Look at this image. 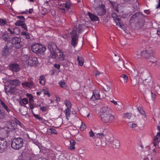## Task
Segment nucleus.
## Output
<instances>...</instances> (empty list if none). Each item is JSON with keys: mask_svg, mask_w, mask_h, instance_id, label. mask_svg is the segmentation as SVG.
I'll use <instances>...</instances> for the list:
<instances>
[{"mask_svg": "<svg viewBox=\"0 0 160 160\" xmlns=\"http://www.w3.org/2000/svg\"><path fill=\"white\" fill-rule=\"evenodd\" d=\"M86 125L82 122H81L80 129L82 131H83L86 128Z\"/></svg>", "mask_w": 160, "mask_h": 160, "instance_id": "obj_42", "label": "nucleus"}, {"mask_svg": "<svg viewBox=\"0 0 160 160\" xmlns=\"http://www.w3.org/2000/svg\"><path fill=\"white\" fill-rule=\"evenodd\" d=\"M101 74V73L99 72L98 71H96V72H95V75L96 76H99L100 74Z\"/></svg>", "mask_w": 160, "mask_h": 160, "instance_id": "obj_61", "label": "nucleus"}, {"mask_svg": "<svg viewBox=\"0 0 160 160\" xmlns=\"http://www.w3.org/2000/svg\"><path fill=\"white\" fill-rule=\"evenodd\" d=\"M98 114L101 117L102 121L106 123L113 122L115 119V116L107 111H98Z\"/></svg>", "mask_w": 160, "mask_h": 160, "instance_id": "obj_2", "label": "nucleus"}, {"mask_svg": "<svg viewBox=\"0 0 160 160\" xmlns=\"http://www.w3.org/2000/svg\"><path fill=\"white\" fill-rule=\"evenodd\" d=\"M48 48L50 52H52L56 51L57 48V47L55 43L50 42L48 44Z\"/></svg>", "mask_w": 160, "mask_h": 160, "instance_id": "obj_19", "label": "nucleus"}, {"mask_svg": "<svg viewBox=\"0 0 160 160\" xmlns=\"http://www.w3.org/2000/svg\"><path fill=\"white\" fill-rule=\"evenodd\" d=\"M10 53V50L4 47L2 49V56L6 57Z\"/></svg>", "mask_w": 160, "mask_h": 160, "instance_id": "obj_22", "label": "nucleus"}, {"mask_svg": "<svg viewBox=\"0 0 160 160\" xmlns=\"http://www.w3.org/2000/svg\"><path fill=\"white\" fill-rule=\"evenodd\" d=\"M132 75L134 77H136L138 75V71L136 72L135 69H134L133 71L132 72Z\"/></svg>", "mask_w": 160, "mask_h": 160, "instance_id": "obj_47", "label": "nucleus"}, {"mask_svg": "<svg viewBox=\"0 0 160 160\" xmlns=\"http://www.w3.org/2000/svg\"><path fill=\"white\" fill-rule=\"evenodd\" d=\"M69 142L70 144V146L68 147L69 149L71 150H74L75 149V141L71 139L69 141Z\"/></svg>", "mask_w": 160, "mask_h": 160, "instance_id": "obj_27", "label": "nucleus"}, {"mask_svg": "<svg viewBox=\"0 0 160 160\" xmlns=\"http://www.w3.org/2000/svg\"><path fill=\"white\" fill-rule=\"evenodd\" d=\"M110 142H112L113 147L116 148H118L120 146L119 141L116 139H114L113 137L110 138Z\"/></svg>", "mask_w": 160, "mask_h": 160, "instance_id": "obj_15", "label": "nucleus"}, {"mask_svg": "<svg viewBox=\"0 0 160 160\" xmlns=\"http://www.w3.org/2000/svg\"><path fill=\"white\" fill-rule=\"evenodd\" d=\"M103 89L106 92L109 91L111 89V88L108 85H106L105 87H103Z\"/></svg>", "mask_w": 160, "mask_h": 160, "instance_id": "obj_43", "label": "nucleus"}, {"mask_svg": "<svg viewBox=\"0 0 160 160\" xmlns=\"http://www.w3.org/2000/svg\"><path fill=\"white\" fill-rule=\"evenodd\" d=\"M9 35L7 33L3 34L2 36V39L6 41H8L9 40Z\"/></svg>", "mask_w": 160, "mask_h": 160, "instance_id": "obj_32", "label": "nucleus"}, {"mask_svg": "<svg viewBox=\"0 0 160 160\" xmlns=\"http://www.w3.org/2000/svg\"><path fill=\"white\" fill-rule=\"evenodd\" d=\"M160 141V132H157L156 136L155 137L153 141L154 145L155 146Z\"/></svg>", "mask_w": 160, "mask_h": 160, "instance_id": "obj_20", "label": "nucleus"}, {"mask_svg": "<svg viewBox=\"0 0 160 160\" xmlns=\"http://www.w3.org/2000/svg\"><path fill=\"white\" fill-rule=\"evenodd\" d=\"M27 96L29 98V101L30 102H31L33 100V97L31 94L28 93L27 94Z\"/></svg>", "mask_w": 160, "mask_h": 160, "instance_id": "obj_48", "label": "nucleus"}, {"mask_svg": "<svg viewBox=\"0 0 160 160\" xmlns=\"http://www.w3.org/2000/svg\"><path fill=\"white\" fill-rule=\"evenodd\" d=\"M111 102L113 103L114 105H117V102L115 101L114 100H112L111 101Z\"/></svg>", "mask_w": 160, "mask_h": 160, "instance_id": "obj_62", "label": "nucleus"}, {"mask_svg": "<svg viewBox=\"0 0 160 160\" xmlns=\"http://www.w3.org/2000/svg\"><path fill=\"white\" fill-rule=\"evenodd\" d=\"M132 116V114L129 112H127L124 113L123 115V117L125 119H130Z\"/></svg>", "mask_w": 160, "mask_h": 160, "instance_id": "obj_31", "label": "nucleus"}, {"mask_svg": "<svg viewBox=\"0 0 160 160\" xmlns=\"http://www.w3.org/2000/svg\"><path fill=\"white\" fill-rule=\"evenodd\" d=\"M112 16L116 23V24L122 29H125L124 25L117 14L115 12H112Z\"/></svg>", "mask_w": 160, "mask_h": 160, "instance_id": "obj_7", "label": "nucleus"}, {"mask_svg": "<svg viewBox=\"0 0 160 160\" xmlns=\"http://www.w3.org/2000/svg\"><path fill=\"white\" fill-rule=\"evenodd\" d=\"M23 145V140L20 138H15L11 143L12 147L15 150L21 148Z\"/></svg>", "mask_w": 160, "mask_h": 160, "instance_id": "obj_6", "label": "nucleus"}, {"mask_svg": "<svg viewBox=\"0 0 160 160\" xmlns=\"http://www.w3.org/2000/svg\"><path fill=\"white\" fill-rule=\"evenodd\" d=\"M64 103L67 107L65 110H70L71 109V104L69 101L67 100H65Z\"/></svg>", "mask_w": 160, "mask_h": 160, "instance_id": "obj_28", "label": "nucleus"}, {"mask_svg": "<svg viewBox=\"0 0 160 160\" xmlns=\"http://www.w3.org/2000/svg\"><path fill=\"white\" fill-rule=\"evenodd\" d=\"M59 84L60 87L64 88H65L67 87V85L66 83L63 81H60L59 82Z\"/></svg>", "mask_w": 160, "mask_h": 160, "instance_id": "obj_36", "label": "nucleus"}, {"mask_svg": "<svg viewBox=\"0 0 160 160\" xmlns=\"http://www.w3.org/2000/svg\"><path fill=\"white\" fill-rule=\"evenodd\" d=\"M10 84L14 86H18L20 83V81L17 79L14 80H11L9 81Z\"/></svg>", "mask_w": 160, "mask_h": 160, "instance_id": "obj_23", "label": "nucleus"}, {"mask_svg": "<svg viewBox=\"0 0 160 160\" xmlns=\"http://www.w3.org/2000/svg\"><path fill=\"white\" fill-rule=\"evenodd\" d=\"M123 63L122 62H119L117 64L118 67L120 68H122V67L123 66Z\"/></svg>", "mask_w": 160, "mask_h": 160, "instance_id": "obj_51", "label": "nucleus"}, {"mask_svg": "<svg viewBox=\"0 0 160 160\" xmlns=\"http://www.w3.org/2000/svg\"><path fill=\"white\" fill-rule=\"evenodd\" d=\"M65 113L67 119L70 118H73L76 116L75 111H65Z\"/></svg>", "mask_w": 160, "mask_h": 160, "instance_id": "obj_11", "label": "nucleus"}, {"mask_svg": "<svg viewBox=\"0 0 160 160\" xmlns=\"http://www.w3.org/2000/svg\"><path fill=\"white\" fill-rule=\"evenodd\" d=\"M160 8V0H159L158 4L156 7L157 8Z\"/></svg>", "mask_w": 160, "mask_h": 160, "instance_id": "obj_64", "label": "nucleus"}, {"mask_svg": "<svg viewBox=\"0 0 160 160\" xmlns=\"http://www.w3.org/2000/svg\"><path fill=\"white\" fill-rule=\"evenodd\" d=\"M54 66L56 68L59 69L60 68V65L59 64H55Z\"/></svg>", "mask_w": 160, "mask_h": 160, "instance_id": "obj_58", "label": "nucleus"}, {"mask_svg": "<svg viewBox=\"0 0 160 160\" xmlns=\"http://www.w3.org/2000/svg\"><path fill=\"white\" fill-rule=\"evenodd\" d=\"M127 124L128 126L130 128H134L138 127L137 123L133 122H129Z\"/></svg>", "mask_w": 160, "mask_h": 160, "instance_id": "obj_26", "label": "nucleus"}, {"mask_svg": "<svg viewBox=\"0 0 160 160\" xmlns=\"http://www.w3.org/2000/svg\"><path fill=\"white\" fill-rule=\"evenodd\" d=\"M120 77L123 79L124 82L126 83L128 82V78L127 76L125 74H123L121 75Z\"/></svg>", "mask_w": 160, "mask_h": 160, "instance_id": "obj_34", "label": "nucleus"}, {"mask_svg": "<svg viewBox=\"0 0 160 160\" xmlns=\"http://www.w3.org/2000/svg\"><path fill=\"white\" fill-rule=\"evenodd\" d=\"M18 28H14L13 30H12L10 28H8V32H10V33L11 34H13L14 33V30L18 29Z\"/></svg>", "mask_w": 160, "mask_h": 160, "instance_id": "obj_45", "label": "nucleus"}, {"mask_svg": "<svg viewBox=\"0 0 160 160\" xmlns=\"http://www.w3.org/2000/svg\"><path fill=\"white\" fill-rule=\"evenodd\" d=\"M82 25L78 24L74 27L71 33L72 37L71 44L75 47L77 44L78 41V36L77 32L80 33L82 30Z\"/></svg>", "mask_w": 160, "mask_h": 160, "instance_id": "obj_3", "label": "nucleus"}, {"mask_svg": "<svg viewBox=\"0 0 160 160\" xmlns=\"http://www.w3.org/2000/svg\"><path fill=\"white\" fill-rule=\"evenodd\" d=\"M88 15L92 21H98L99 20V18L97 16L90 12L88 13Z\"/></svg>", "mask_w": 160, "mask_h": 160, "instance_id": "obj_21", "label": "nucleus"}, {"mask_svg": "<svg viewBox=\"0 0 160 160\" xmlns=\"http://www.w3.org/2000/svg\"><path fill=\"white\" fill-rule=\"evenodd\" d=\"M22 102L24 104H26L28 102V100L26 98H24L22 99Z\"/></svg>", "mask_w": 160, "mask_h": 160, "instance_id": "obj_50", "label": "nucleus"}, {"mask_svg": "<svg viewBox=\"0 0 160 160\" xmlns=\"http://www.w3.org/2000/svg\"><path fill=\"white\" fill-rule=\"evenodd\" d=\"M142 115H143L145 118L146 117V115L144 111H138Z\"/></svg>", "mask_w": 160, "mask_h": 160, "instance_id": "obj_52", "label": "nucleus"}, {"mask_svg": "<svg viewBox=\"0 0 160 160\" xmlns=\"http://www.w3.org/2000/svg\"><path fill=\"white\" fill-rule=\"evenodd\" d=\"M157 130L158 131V132H160V126H158L157 128Z\"/></svg>", "mask_w": 160, "mask_h": 160, "instance_id": "obj_63", "label": "nucleus"}, {"mask_svg": "<svg viewBox=\"0 0 160 160\" xmlns=\"http://www.w3.org/2000/svg\"><path fill=\"white\" fill-rule=\"evenodd\" d=\"M94 130L95 131V133L103 132V129L100 125H97L93 128Z\"/></svg>", "mask_w": 160, "mask_h": 160, "instance_id": "obj_24", "label": "nucleus"}, {"mask_svg": "<svg viewBox=\"0 0 160 160\" xmlns=\"http://www.w3.org/2000/svg\"><path fill=\"white\" fill-rule=\"evenodd\" d=\"M151 53V52H148L147 51H144L141 52H140V54H137L138 58H140L141 57H143L147 58Z\"/></svg>", "mask_w": 160, "mask_h": 160, "instance_id": "obj_16", "label": "nucleus"}, {"mask_svg": "<svg viewBox=\"0 0 160 160\" xmlns=\"http://www.w3.org/2000/svg\"><path fill=\"white\" fill-rule=\"evenodd\" d=\"M89 134L90 135V136L92 137H93V136H94V133L93 131H92V130H91L89 132Z\"/></svg>", "mask_w": 160, "mask_h": 160, "instance_id": "obj_57", "label": "nucleus"}, {"mask_svg": "<svg viewBox=\"0 0 160 160\" xmlns=\"http://www.w3.org/2000/svg\"><path fill=\"white\" fill-rule=\"evenodd\" d=\"M32 113L36 119H38L39 120H42V118L40 116L34 113L33 112H32Z\"/></svg>", "mask_w": 160, "mask_h": 160, "instance_id": "obj_44", "label": "nucleus"}, {"mask_svg": "<svg viewBox=\"0 0 160 160\" xmlns=\"http://www.w3.org/2000/svg\"><path fill=\"white\" fill-rule=\"evenodd\" d=\"M144 69L140 67L138 68V74H142L144 72Z\"/></svg>", "mask_w": 160, "mask_h": 160, "instance_id": "obj_40", "label": "nucleus"}, {"mask_svg": "<svg viewBox=\"0 0 160 160\" xmlns=\"http://www.w3.org/2000/svg\"><path fill=\"white\" fill-rule=\"evenodd\" d=\"M12 43L13 45L17 48H19L22 45L21 38H14L12 39Z\"/></svg>", "mask_w": 160, "mask_h": 160, "instance_id": "obj_9", "label": "nucleus"}, {"mask_svg": "<svg viewBox=\"0 0 160 160\" xmlns=\"http://www.w3.org/2000/svg\"><path fill=\"white\" fill-rule=\"evenodd\" d=\"M18 18L19 19H20V20H23V21H25V18L24 17L22 16H18Z\"/></svg>", "mask_w": 160, "mask_h": 160, "instance_id": "obj_60", "label": "nucleus"}, {"mask_svg": "<svg viewBox=\"0 0 160 160\" xmlns=\"http://www.w3.org/2000/svg\"><path fill=\"white\" fill-rule=\"evenodd\" d=\"M97 14L99 16L104 15L106 13V11L105 6L103 4H99L95 8Z\"/></svg>", "mask_w": 160, "mask_h": 160, "instance_id": "obj_8", "label": "nucleus"}, {"mask_svg": "<svg viewBox=\"0 0 160 160\" xmlns=\"http://www.w3.org/2000/svg\"><path fill=\"white\" fill-rule=\"evenodd\" d=\"M22 35L24 36L25 39H28L30 38V36L27 32H22Z\"/></svg>", "mask_w": 160, "mask_h": 160, "instance_id": "obj_38", "label": "nucleus"}, {"mask_svg": "<svg viewBox=\"0 0 160 160\" xmlns=\"http://www.w3.org/2000/svg\"><path fill=\"white\" fill-rule=\"evenodd\" d=\"M151 97L153 101L155 98L156 94L155 93H153L151 92Z\"/></svg>", "mask_w": 160, "mask_h": 160, "instance_id": "obj_56", "label": "nucleus"}, {"mask_svg": "<svg viewBox=\"0 0 160 160\" xmlns=\"http://www.w3.org/2000/svg\"><path fill=\"white\" fill-rule=\"evenodd\" d=\"M8 146L6 141L0 138V152H3Z\"/></svg>", "mask_w": 160, "mask_h": 160, "instance_id": "obj_10", "label": "nucleus"}, {"mask_svg": "<svg viewBox=\"0 0 160 160\" xmlns=\"http://www.w3.org/2000/svg\"><path fill=\"white\" fill-rule=\"evenodd\" d=\"M39 83L42 85H43L45 83V78L44 76H41L39 78Z\"/></svg>", "mask_w": 160, "mask_h": 160, "instance_id": "obj_30", "label": "nucleus"}, {"mask_svg": "<svg viewBox=\"0 0 160 160\" xmlns=\"http://www.w3.org/2000/svg\"><path fill=\"white\" fill-rule=\"evenodd\" d=\"M23 20H17L15 24L17 26H21L22 24L24 22Z\"/></svg>", "mask_w": 160, "mask_h": 160, "instance_id": "obj_41", "label": "nucleus"}, {"mask_svg": "<svg viewBox=\"0 0 160 160\" xmlns=\"http://www.w3.org/2000/svg\"><path fill=\"white\" fill-rule=\"evenodd\" d=\"M8 23L7 21L3 19H0V26H3L5 25H7Z\"/></svg>", "mask_w": 160, "mask_h": 160, "instance_id": "obj_37", "label": "nucleus"}, {"mask_svg": "<svg viewBox=\"0 0 160 160\" xmlns=\"http://www.w3.org/2000/svg\"><path fill=\"white\" fill-rule=\"evenodd\" d=\"M117 4L116 3H114L112 4V6L114 8V9L117 12L118 11V9L117 8Z\"/></svg>", "mask_w": 160, "mask_h": 160, "instance_id": "obj_53", "label": "nucleus"}, {"mask_svg": "<svg viewBox=\"0 0 160 160\" xmlns=\"http://www.w3.org/2000/svg\"><path fill=\"white\" fill-rule=\"evenodd\" d=\"M49 132H50L52 133L57 134V133L56 132L55 130L54 129H50L48 130Z\"/></svg>", "mask_w": 160, "mask_h": 160, "instance_id": "obj_49", "label": "nucleus"}, {"mask_svg": "<svg viewBox=\"0 0 160 160\" xmlns=\"http://www.w3.org/2000/svg\"><path fill=\"white\" fill-rule=\"evenodd\" d=\"M23 87L24 88H31L34 87V82L32 80H30L28 82H25L22 84Z\"/></svg>", "mask_w": 160, "mask_h": 160, "instance_id": "obj_13", "label": "nucleus"}, {"mask_svg": "<svg viewBox=\"0 0 160 160\" xmlns=\"http://www.w3.org/2000/svg\"><path fill=\"white\" fill-rule=\"evenodd\" d=\"M78 61L79 65L80 66H82L84 61L82 57H78Z\"/></svg>", "mask_w": 160, "mask_h": 160, "instance_id": "obj_35", "label": "nucleus"}, {"mask_svg": "<svg viewBox=\"0 0 160 160\" xmlns=\"http://www.w3.org/2000/svg\"><path fill=\"white\" fill-rule=\"evenodd\" d=\"M100 98V95L99 91L98 90H94L93 92V94L90 100L92 101L99 99Z\"/></svg>", "mask_w": 160, "mask_h": 160, "instance_id": "obj_14", "label": "nucleus"}, {"mask_svg": "<svg viewBox=\"0 0 160 160\" xmlns=\"http://www.w3.org/2000/svg\"><path fill=\"white\" fill-rule=\"evenodd\" d=\"M13 45L12 42H9L7 43L5 47L10 50L12 48Z\"/></svg>", "mask_w": 160, "mask_h": 160, "instance_id": "obj_39", "label": "nucleus"}, {"mask_svg": "<svg viewBox=\"0 0 160 160\" xmlns=\"http://www.w3.org/2000/svg\"><path fill=\"white\" fill-rule=\"evenodd\" d=\"M3 111H0V119H2L4 115Z\"/></svg>", "mask_w": 160, "mask_h": 160, "instance_id": "obj_54", "label": "nucleus"}, {"mask_svg": "<svg viewBox=\"0 0 160 160\" xmlns=\"http://www.w3.org/2000/svg\"><path fill=\"white\" fill-rule=\"evenodd\" d=\"M50 52V53L49 56V57L51 58L56 59L57 55L55 51Z\"/></svg>", "mask_w": 160, "mask_h": 160, "instance_id": "obj_33", "label": "nucleus"}, {"mask_svg": "<svg viewBox=\"0 0 160 160\" xmlns=\"http://www.w3.org/2000/svg\"><path fill=\"white\" fill-rule=\"evenodd\" d=\"M147 58L149 62H152L153 64H155L157 62L156 58L153 56L149 55Z\"/></svg>", "mask_w": 160, "mask_h": 160, "instance_id": "obj_25", "label": "nucleus"}, {"mask_svg": "<svg viewBox=\"0 0 160 160\" xmlns=\"http://www.w3.org/2000/svg\"><path fill=\"white\" fill-rule=\"evenodd\" d=\"M10 123L9 127H5L4 128H0V134H3L5 136L8 137V133L11 131V130L15 129V128L14 127L16 125H18L19 126L21 125L19 121L14 117H12V121H10Z\"/></svg>", "mask_w": 160, "mask_h": 160, "instance_id": "obj_1", "label": "nucleus"}, {"mask_svg": "<svg viewBox=\"0 0 160 160\" xmlns=\"http://www.w3.org/2000/svg\"><path fill=\"white\" fill-rule=\"evenodd\" d=\"M84 111V112H82L83 114L82 115L83 116H84L88 117L90 114V113H89L87 112V111ZM81 113H82V112Z\"/></svg>", "mask_w": 160, "mask_h": 160, "instance_id": "obj_46", "label": "nucleus"}, {"mask_svg": "<svg viewBox=\"0 0 160 160\" xmlns=\"http://www.w3.org/2000/svg\"><path fill=\"white\" fill-rule=\"evenodd\" d=\"M21 26H22V28L25 29L27 31H28L27 26L26 25L25 23H24V22L21 25Z\"/></svg>", "mask_w": 160, "mask_h": 160, "instance_id": "obj_55", "label": "nucleus"}, {"mask_svg": "<svg viewBox=\"0 0 160 160\" xmlns=\"http://www.w3.org/2000/svg\"><path fill=\"white\" fill-rule=\"evenodd\" d=\"M59 8L61 10L60 11L62 13L65 12V8L68 10L70 8V4L69 3H66L65 4H59Z\"/></svg>", "mask_w": 160, "mask_h": 160, "instance_id": "obj_12", "label": "nucleus"}, {"mask_svg": "<svg viewBox=\"0 0 160 160\" xmlns=\"http://www.w3.org/2000/svg\"><path fill=\"white\" fill-rule=\"evenodd\" d=\"M22 59V62H25L30 66L37 65L38 63V58L35 57H29L26 55L23 56Z\"/></svg>", "mask_w": 160, "mask_h": 160, "instance_id": "obj_4", "label": "nucleus"}, {"mask_svg": "<svg viewBox=\"0 0 160 160\" xmlns=\"http://www.w3.org/2000/svg\"><path fill=\"white\" fill-rule=\"evenodd\" d=\"M95 136L97 138L101 139L104 137V135L103 132H101L95 133Z\"/></svg>", "mask_w": 160, "mask_h": 160, "instance_id": "obj_29", "label": "nucleus"}, {"mask_svg": "<svg viewBox=\"0 0 160 160\" xmlns=\"http://www.w3.org/2000/svg\"><path fill=\"white\" fill-rule=\"evenodd\" d=\"M11 70L13 72H17L20 70V68L18 64L14 63L10 66Z\"/></svg>", "mask_w": 160, "mask_h": 160, "instance_id": "obj_17", "label": "nucleus"}, {"mask_svg": "<svg viewBox=\"0 0 160 160\" xmlns=\"http://www.w3.org/2000/svg\"><path fill=\"white\" fill-rule=\"evenodd\" d=\"M56 59H59L61 61H65L66 60L65 55L62 52L60 51L57 54Z\"/></svg>", "mask_w": 160, "mask_h": 160, "instance_id": "obj_18", "label": "nucleus"}, {"mask_svg": "<svg viewBox=\"0 0 160 160\" xmlns=\"http://www.w3.org/2000/svg\"><path fill=\"white\" fill-rule=\"evenodd\" d=\"M46 48L42 45H39L38 43H35L32 45V50L34 53L42 54L46 50Z\"/></svg>", "mask_w": 160, "mask_h": 160, "instance_id": "obj_5", "label": "nucleus"}, {"mask_svg": "<svg viewBox=\"0 0 160 160\" xmlns=\"http://www.w3.org/2000/svg\"><path fill=\"white\" fill-rule=\"evenodd\" d=\"M151 158L150 156H148V157H146L144 158V160H151Z\"/></svg>", "mask_w": 160, "mask_h": 160, "instance_id": "obj_59", "label": "nucleus"}]
</instances>
